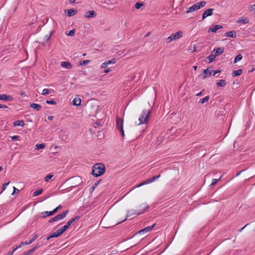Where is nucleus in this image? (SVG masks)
Segmentation results:
<instances>
[{
	"label": "nucleus",
	"mask_w": 255,
	"mask_h": 255,
	"mask_svg": "<svg viewBox=\"0 0 255 255\" xmlns=\"http://www.w3.org/2000/svg\"><path fill=\"white\" fill-rule=\"evenodd\" d=\"M105 170L106 168L104 164L98 163L93 165L91 173L94 177H99L105 172Z\"/></svg>",
	"instance_id": "nucleus-1"
},
{
	"label": "nucleus",
	"mask_w": 255,
	"mask_h": 255,
	"mask_svg": "<svg viewBox=\"0 0 255 255\" xmlns=\"http://www.w3.org/2000/svg\"><path fill=\"white\" fill-rule=\"evenodd\" d=\"M151 113V110H143L138 118V125L146 124L148 122L149 116Z\"/></svg>",
	"instance_id": "nucleus-2"
},
{
	"label": "nucleus",
	"mask_w": 255,
	"mask_h": 255,
	"mask_svg": "<svg viewBox=\"0 0 255 255\" xmlns=\"http://www.w3.org/2000/svg\"><path fill=\"white\" fill-rule=\"evenodd\" d=\"M147 208V206H146L144 205H141L140 206V209L138 210H133V209L128 210L127 212L126 218L125 219H124V220H123L122 221L119 222L118 224L122 223L123 222H124L125 221H126L127 220V219L128 218L130 217L131 216H132L133 215L136 214L137 215H140L143 214L145 211V210Z\"/></svg>",
	"instance_id": "nucleus-3"
},
{
	"label": "nucleus",
	"mask_w": 255,
	"mask_h": 255,
	"mask_svg": "<svg viewBox=\"0 0 255 255\" xmlns=\"http://www.w3.org/2000/svg\"><path fill=\"white\" fill-rule=\"evenodd\" d=\"M98 106L94 105L91 102H89L86 106L85 110L89 116H95L98 110Z\"/></svg>",
	"instance_id": "nucleus-4"
},
{
	"label": "nucleus",
	"mask_w": 255,
	"mask_h": 255,
	"mask_svg": "<svg viewBox=\"0 0 255 255\" xmlns=\"http://www.w3.org/2000/svg\"><path fill=\"white\" fill-rule=\"evenodd\" d=\"M206 2L205 1L197 2L196 4H193L192 6L188 8V10L187 11V12H191L198 9H199L201 8L204 7L206 5Z\"/></svg>",
	"instance_id": "nucleus-5"
},
{
	"label": "nucleus",
	"mask_w": 255,
	"mask_h": 255,
	"mask_svg": "<svg viewBox=\"0 0 255 255\" xmlns=\"http://www.w3.org/2000/svg\"><path fill=\"white\" fill-rule=\"evenodd\" d=\"M68 212H69V211L68 210L64 211L62 212V213H61L60 214L57 215V216L51 218L49 220L48 222L49 223H53L54 222L61 220L63 219V218H64L66 216V215L68 213Z\"/></svg>",
	"instance_id": "nucleus-6"
},
{
	"label": "nucleus",
	"mask_w": 255,
	"mask_h": 255,
	"mask_svg": "<svg viewBox=\"0 0 255 255\" xmlns=\"http://www.w3.org/2000/svg\"><path fill=\"white\" fill-rule=\"evenodd\" d=\"M124 120L119 117L116 120V128L120 131L123 137L125 136V133L123 128Z\"/></svg>",
	"instance_id": "nucleus-7"
},
{
	"label": "nucleus",
	"mask_w": 255,
	"mask_h": 255,
	"mask_svg": "<svg viewBox=\"0 0 255 255\" xmlns=\"http://www.w3.org/2000/svg\"><path fill=\"white\" fill-rule=\"evenodd\" d=\"M38 238L37 234H35L33 238L29 240V242H21L18 246H16L15 248L13 247V250H14V252L18 249L21 248L22 246L30 245L35 241Z\"/></svg>",
	"instance_id": "nucleus-8"
},
{
	"label": "nucleus",
	"mask_w": 255,
	"mask_h": 255,
	"mask_svg": "<svg viewBox=\"0 0 255 255\" xmlns=\"http://www.w3.org/2000/svg\"><path fill=\"white\" fill-rule=\"evenodd\" d=\"M160 176V174L156 175V176H154L152 178L148 179L145 180L144 181L141 182V183L139 184L138 185L136 186L135 187V188H138V187H141V186H143L144 185L152 183L154 181H155L156 179L159 178Z\"/></svg>",
	"instance_id": "nucleus-9"
},
{
	"label": "nucleus",
	"mask_w": 255,
	"mask_h": 255,
	"mask_svg": "<svg viewBox=\"0 0 255 255\" xmlns=\"http://www.w3.org/2000/svg\"><path fill=\"white\" fill-rule=\"evenodd\" d=\"M155 226V224H153L151 226H148L147 227L144 228V229L141 230L140 231H138L137 234H143L145 233L148 232L150 231Z\"/></svg>",
	"instance_id": "nucleus-10"
},
{
	"label": "nucleus",
	"mask_w": 255,
	"mask_h": 255,
	"mask_svg": "<svg viewBox=\"0 0 255 255\" xmlns=\"http://www.w3.org/2000/svg\"><path fill=\"white\" fill-rule=\"evenodd\" d=\"M183 36V32L181 30H179L176 33H172L171 37L173 38L174 40H177Z\"/></svg>",
	"instance_id": "nucleus-11"
},
{
	"label": "nucleus",
	"mask_w": 255,
	"mask_h": 255,
	"mask_svg": "<svg viewBox=\"0 0 255 255\" xmlns=\"http://www.w3.org/2000/svg\"><path fill=\"white\" fill-rule=\"evenodd\" d=\"M13 99V98L11 96L5 94L0 95V100L10 102L12 101Z\"/></svg>",
	"instance_id": "nucleus-12"
},
{
	"label": "nucleus",
	"mask_w": 255,
	"mask_h": 255,
	"mask_svg": "<svg viewBox=\"0 0 255 255\" xmlns=\"http://www.w3.org/2000/svg\"><path fill=\"white\" fill-rule=\"evenodd\" d=\"M213 8H209L206 10L203 13L202 19H204L207 16L212 15L213 14Z\"/></svg>",
	"instance_id": "nucleus-13"
},
{
	"label": "nucleus",
	"mask_w": 255,
	"mask_h": 255,
	"mask_svg": "<svg viewBox=\"0 0 255 255\" xmlns=\"http://www.w3.org/2000/svg\"><path fill=\"white\" fill-rule=\"evenodd\" d=\"M65 13L69 16L74 15L78 12L77 9H69L65 10Z\"/></svg>",
	"instance_id": "nucleus-14"
},
{
	"label": "nucleus",
	"mask_w": 255,
	"mask_h": 255,
	"mask_svg": "<svg viewBox=\"0 0 255 255\" xmlns=\"http://www.w3.org/2000/svg\"><path fill=\"white\" fill-rule=\"evenodd\" d=\"M97 14L94 10H89L86 12L85 17L87 18L95 17Z\"/></svg>",
	"instance_id": "nucleus-15"
},
{
	"label": "nucleus",
	"mask_w": 255,
	"mask_h": 255,
	"mask_svg": "<svg viewBox=\"0 0 255 255\" xmlns=\"http://www.w3.org/2000/svg\"><path fill=\"white\" fill-rule=\"evenodd\" d=\"M224 47H219L217 48L214 49L213 52H215V55H216V57L221 55L224 52Z\"/></svg>",
	"instance_id": "nucleus-16"
},
{
	"label": "nucleus",
	"mask_w": 255,
	"mask_h": 255,
	"mask_svg": "<svg viewBox=\"0 0 255 255\" xmlns=\"http://www.w3.org/2000/svg\"><path fill=\"white\" fill-rule=\"evenodd\" d=\"M223 26L221 25H215L212 27H210L209 29V32H216L218 29H221Z\"/></svg>",
	"instance_id": "nucleus-17"
},
{
	"label": "nucleus",
	"mask_w": 255,
	"mask_h": 255,
	"mask_svg": "<svg viewBox=\"0 0 255 255\" xmlns=\"http://www.w3.org/2000/svg\"><path fill=\"white\" fill-rule=\"evenodd\" d=\"M225 36L232 38H236L237 33L235 31H228L225 33Z\"/></svg>",
	"instance_id": "nucleus-18"
},
{
	"label": "nucleus",
	"mask_w": 255,
	"mask_h": 255,
	"mask_svg": "<svg viewBox=\"0 0 255 255\" xmlns=\"http://www.w3.org/2000/svg\"><path fill=\"white\" fill-rule=\"evenodd\" d=\"M72 104L74 106H80V96L77 95L72 101Z\"/></svg>",
	"instance_id": "nucleus-19"
},
{
	"label": "nucleus",
	"mask_w": 255,
	"mask_h": 255,
	"mask_svg": "<svg viewBox=\"0 0 255 255\" xmlns=\"http://www.w3.org/2000/svg\"><path fill=\"white\" fill-rule=\"evenodd\" d=\"M79 54L78 53H75L73 55V59L74 61L75 62V64L77 65V66H80V59L78 58Z\"/></svg>",
	"instance_id": "nucleus-20"
},
{
	"label": "nucleus",
	"mask_w": 255,
	"mask_h": 255,
	"mask_svg": "<svg viewBox=\"0 0 255 255\" xmlns=\"http://www.w3.org/2000/svg\"><path fill=\"white\" fill-rule=\"evenodd\" d=\"M80 219V216H76L74 218L70 220L66 224L69 227L73 223Z\"/></svg>",
	"instance_id": "nucleus-21"
},
{
	"label": "nucleus",
	"mask_w": 255,
	"mask_h": 255,
	"mask_svg": "<svg viewBox=\"0 0 255 255\" xmlns=\"http://www.w3.org/2000/svg\"><path fill=\"white\" fill-rule=\"evenodd\" d=\"M41 214L43 218H46L47 217L50 216L54 214L53 210L51 211H44L42 212Z\"/></svg>",
	"instance_id": "nucleus-22"
},
{
	"label": "nucleus",
	"mask_w": 255,
	"mask_h": 255,
	"mask_svg": "<svg viewBox=\"0 0 255 255\" xmlns=\"http://www.w3.org/2000/svg\"><path fill=\"white\" fill-rule=\"evenodd\" d=\"M30 107L31 108H32L37 111L40 110L41 108V106L39 104H35V103L31 104L30 105Z\"/></svg>",
	"instance_id": "nucleus-23"
},
{
	"label": "nucleus",
	"mask_w": 255,
	"mask_h": 255,
	"mask_svg": "<svg viewBox=\"0 0 255 255\" xmlns=\"http://www.w3.org/2000/svg\"><path fill=\"white\" fill-rule=\"evenodd\" d=\"M24 125V123L23 120H19V121H16L13 123V126L14 127H23Z\"/></svg>",
	"instance_id": "nucleus-24"
},
{
	"label": "nucleus",
	"mask_w": 255,
	"mask_h": 255,
	"mask_svg": "<svg viewBox=\"0 0 255 255\" xmlns=\"http://www.w3.org/2000/svg\"><path fill=\"white\" fill-rule=\"evenodd\" d=\"M203 73H204V75L202 77L203 79H205L207 77L210 76L212 75V72L211 71H209L208 69L204 70Z\"/></svg>",
	"instance_id": "nucleus-25"
},
{
	"label": "nucleus",
	"mask_w": 255,
	"mask_h": 255,
	"mask_svg": "<svg viewBox=\"0 0 255 255\" xmlns=\"http://www.w3.org/2000/svg\"><path fill=\"white\" fill-rule=\"evenodd\" d=\"M61 66L68 69L71 68L72 67L71 64L70 62L66 61L62 62L61 63Z\"/></svg>",
	"instance_id": "nucleus-26"
},
{
	"label": "nucleus",
	"mask_w": 255,
	"mask_h": 255,
	"mask_svg": "<svg viewBox=\"0 0 255 255\" xmlns=\"http://www.w3.org/2000/svg\"><path fill=\"white\" fill-rule=\"evenodd\" d=\"M227 84L226 81L225 80H220L217 83V85L218 87H224Z\"/></svg>",
	"instance_id": "nucleus-27"
},
{
	"label": "nucleus",
	"mask_w": 255,
	"mask_h": 255,
	"mask_svg": "<svg viewBox=\"0 0 255 255\" xmlns=\"http://www.w3.org/2000/svg\"><path fill=\"white\" fill-rule=\"evenodd\" d=\"M62 234V233L60 232L59 229H58L56 232L51 233V236L52 237V238H57L60 236Z\"/></svg>",
	"instance_id": "nucleus-28"
},
{
	"label": "nucleus",
	"mask_w": 255,
	"mask_h": 255,
	"mask_svg": "<svg viewBox=\"0 0 255 255\" xmlns=\"http://www.w3.org/2000/svg\"><path fill=\"white\" fill-rule=\"evenodd\" d=\"M243 73V70L242 69L235 70L232 73V76L236 77L241 75Z\"/></svg>",
	"instance_id": "nucleus-29"
},
{
	"label": "nucleus",
	"mask_w": 255,
	"mask_h": 255,
	"mask_svg": "<svg viewBox=\"0 0 255 255\" xmlns=\"http://www.w3.org/2000/svg\"><path fill=\"white\" fill-rule=\"evenodd\" d=\"M237 23H243L244 24L248 23L249 22V20L247 18H241L237 20Z\"/></svg>",
	"instance_id": "nucleus-30"
},
{
	"label": "nucleus",
	"mask_w": 255,
	"mask_h": 255,
	"mask_svg": "<svg viewBox=\"0 0 255 255\" xmlns=\"http://www.w3.org/2000/svg\"><path fill=\"white\" fill-rule=\"evenodd\" d=\"M243 58V56L242 55V54H239L238 55H237L235 58V60H234V63H237L238 62L240 61V60H241V59H242Z\"/></svg>",
	"instance_id": "nucleus-31"
},
{
	"label": "nucleus",
	"mask_w": 255,
	"mask_h": 255,
	"mask_svg": "<svg viewBox=\"0 0 255 255\" xmlns=\"http://www.w3.org/2000/svg\"><path fill=\"white\" fill-rule=\"evenodd\" d=\"M101 180L97 181L90 188V191L91 192H93L95 189L96 188V187L98 186V185L99 184V183L101 182Z\"/></svg>",
	"instance_id": "nucleus-32"
},
{
	"label": "nucleus",
	"mask_w": 255,
	"mask_h": 255,
	"mask_svg": "<svg viewBox=\"0 0 255 255\" xmlns=\"http://www.w3.org/2000/svg\"><path fill=\"white\" fill-rule=\"evenodd\" d=\"M216 57V55H215V54H211L209 56H208V59H209V62H208V63H211V62H212L213 61H214L215 58Z\"/></svg>",
	"instance_id": "nucleus-33"
},
{
	"label": "nucleus",
	"mask_w": 255,
	"mask_h": 255,
	"mask_svg": "<svg viewBox=\"0 0 255 255\" xmlns=\"http://www.w3.org/2000/svg\"><path fill=\"white\" fill-rule=\"evenodd\" d=\"M209 98H210L209 96H207L205 98H204L203 99H201L200 100V103L201 104H203L209 101Z\"/></svg>",
	"instance_id": "nucleus-34"
},
{
	"label": "nucleus",
	"mask_w": 255,
	"mask_h": 255,
	"mask_svg": "<svg viewBox=\"0 0 255 255\" xmlns=\"http://www.w3.org/2000/svg\"><path fill=\"white\" fill-rule=\"evenodd\" d=\"M42 191H43L42 189H40L38 190H36L33 193V196L34 197L37 196L38 195H39L40 194H41L42 193Z\"/></svg>",
	"instance_id": "nucleus-35"
},
{
	"label": "nucleus",
	"mask_w": 255,
	"mask_h": 255,
	"mask_svg": "<svg viewBox=\"0 0 255 255\" xmlns=\"http://www.w3.org/2000/svg\"><path fill=\"white\" fill-rule=\"evenodd\" d=\"M52 34V32H51V33L49 34V35H45V37H44V42H43L42 43V45L43 46H44L45 45V42H47L48 40L49 39L50 37L51 36Z\"/></svg>",
	"instance_id": "nucleus-36"
},
{
	"label": "nucleus",
	"mask_w": 255,
	"mask_h": 255,
	"mask_svg": "<svg viewBox=\"0 0 255 255\" xmlns=\"http://www.w3.org/2000/svg\"><path fill=\"white\" fill-rule=\"evenodd\" d=\"M69 227L66 224L64 226L59 228V230L63 234L64 232H65Z\"/></svg>",
	"instance_id": "nucleus-37"
},
{
	"label": "nucleus",
	"mask_w": 255,
	"mask_h": 255,
	"mask_svg": "<svg viewBox=\"0 0 255 255\" xmlns=\"http://www.w3.org/2000/svg\"><path fill=\"white\" fill-rule=\"evenodd\" d=\"M45 147V144L44 143L37 144L36 145V149H43Z\"/></svg>",
	"instance_id": "nucleus-38"
},
{
	"label": "nucleus",
	"mask_w": 255,
	"mask_h": 255,
	"mask_svg": "<svg viewBox=\"0 0 255 255\" xmlns=\"http://www.w3.org/2000/svg\"><path fill=\"white\" fill-rule=\"evenodd\" d=\"M51 90L53 91V90H49L48 89H44L42 91V94L43 95L49 94L50 93Z\"/></svg>",
	"instance_id": "nucleus-39"
},
{
	"label": "nucleus",
	"mask_w": 255,
	"mask_h": 255,
	"mask_svg": "<svg viewBox=\"0 0 255 255\" xmlns=\"http://www.w3.org/2000/svg\"><path fill=\"white\" fill-rule=\"evenodd\" d=\"M144 5L143 3L136 2L134 5V7L138 9Z\"/></svg>",
	"instance_id": "nucleus-40"
},
{
	"label": "nucleus",
	"mask_w": 255,
	"mask_h": 255,
	"mask_svg": "<svg viewBox=\"0 0 255 255\" xmlns=\"http://www.w3.org/2000/svg\"><path fill=\"white\" fill-rule=\"evenodd\" d=\"M46 103L49 105H56V102L52 100H47L46 101Z\"/></svg>",
	"instance_id": "nucleus-41"
},
{
	"label": "nucleus",
	"mask_w": 255,
	"mask_h": 255,
	"mask_svg": "<svg viewBox=\"0 0 255 255\" xmlns=\"http://www.w3.org/2000/svg\"><path fill=\"white\" fill-rule=\"evenodd\" d=\"M75 32V29H72L70 31H68V33H67V32H66V34L68 35V36H73L74 33Z\"/></svg>",
	"instance_id": "nucleus-42"
},
{
	"label": "nucleus",
	"mask_w": 255,
	"mask_h": 255,
	"mask_svg": "<svg viewBox=\"0 0 255 255\" xmlns=\"http://www.w3.org/2000/svg\"><path fill=\"white\" fill-rule=\"evenodd\" d=\"M63 207L61 205H59L58 207L53 210L54 214L57 213L58 210L62 209Z\"/></svg>",
	"instance_id": "nucleus-43"
},
{
	"label": "nucleus",
	"mask_w": 255,
	"mask_h": 255,
	"mask_svg": "<svg viewBox=\"0 0 255 255\" xmlns=\"http://www.w3.org/2000/svg\"><path fill=\"white\" fill-rule=\"evenodd\" d=\"M53 176V175L52 174H49L48 175H47L45 177V181L46 182H48L49 180H50L52 177Z\"/></svg>",
	"instance_id": "nucleus-44"
},
{
	"label": "nucleus",
	"mask_w": 255,
	"mask_h": 255,
	"mask_svg": "<svg viewBox=\"0 0 255 255\" xmlns=\"http://www.w3.org/2000/svg\"><path fill=\"white\" fill-rule=\"evenodd\" d=\"M10 183V181L7 182V183H5L4 184H2V189H1V192H3L4 190H5V189H6V186L9 184Z\"/></svg>",
	"instance_id": "nucleus-45"
},
{
	"label": "nucleus",
	"mask_w": 255,
	"mask_h": 255,
	"mask_svg": "<svg viewBox=\"0 0 255 255\" xmlns=\"http://www.w3.org/2000/svg\"><path fill=\"white\" fill-rule=\"evenodd\" d=\"M108 63V66L111 64H115L116 62V59L115 58H113L111 60H109L106 61Z\"/></svg>",
	"instance_id": "nucleus-46"
},
{
	"label": "nucleus",
	"mask_w": 255,
	"mask_h": 255,
	"mask_svg": "<svg viewBox=\"0 0 255 255\" xmlns=\"http://www.w3.org/2000/svg\"><path fill=\"white\" fill-rule=\"evenodd\" d=\"M90 62L91 61L89 60H85L81 61V65H87V64H89V63H90Z\"/></svg>",
	"instance_id": "nucleus-47"
},
{
	"label": "nucleus",
	"mask_w": 255,
	"mask_h": 255,
	"mask_svg": "<svg viewBox=\"0 0 255 255\" xmlns=\"http://www.w3.org/2000/svg\"><path fill=\"white\" fill-rule=\"evenodd\" d=\"M174 40L173 38L171 37V35L168 37L166 39H165V41H166V42L167 43H169L170 42H171L172 41Z\"/></svg>",
	"instance_id": "nucleus-48"
},
{
	"label": "nucleus",
	"mask_w": 255,
	"mask_h": 255,
	"mask_svg": "<svg viewBox=\"0 0 255 255\" xmlns=\"http://www.w3.org/2000/svg\"><path fill=\"white\" fill-rule=\"evenodd\" d=\"M10 138L13 140H19L20 139V136L18 135H14L12 136H10Z\"/></svg>",
	"instance_id": "nucleus-49"
},
{
	"label": "nucleus",
	"mask_w": 255,
	"mask_h": 255,
	"mask_svg": "<svg viewBox=\"0 0 255 255\" xmlns=\"http://www.w3.org/2000/svg\"><path fill=\"white\" fill-rule=\"evenodd\" d=\"M222 177V176L218 179H214L213 180H212V183L210 185H215L217 182L220 180L221 178Z\"/></svg>",
	"instance_id": "nucleus-50"
},
{
	"label": "nucleus",
	"mask_w": 255,
	"mask_h": 255,
	"mask_svg": "<svg viewBox=\"0 0 255 255\" xmlns=\"http://www.w3.org/2000/svg\"><path fill=\"white\" fill-rule=\"evenodd\" d=\"M19 190L16 188L15 187H13V192L12 193V195H14L16 193H18Z\"/></svg>",
	"instance_id": "nucleus-51"
},
{
	"label": "nucleus",
	"mask_w": 255,
	"mask_h": 255,
	"mask_svg": "<svg viewBox=\"0 0 255 255\" xmlns=\"http://www.w3.org/2000/svg\"><path fill=\"white\" fill-rule=\"evenodd\" d=\"M108 66L107 62L106 61L105 62L103 63L101 66V68H105L107 67Z\"/></svg>",
	"instance_id": "nucleus-52"
},
{
	"label": "nucleus",
	"mask_w": 255,
	"mask_h": 255,
	"mask_svg": "<svg viewBox=\"0 0 255 255\" xmlns=\"http://www.w3.org/2000/svg\"><path fill=\"white\" fill-rule=\"evenodd\" d=\"M211 72H213V75L215 76L216 74L220 73L221 71L219 70H214V71L212 70Z\"/></svg>",
	"instance_id": "nucleus-53"
},
{
	"label": "nucleus",
	"mask_w": 255,
	"mask_h": 255,
	"mask_svg": "<svg viewBox=\"0 0 255 255\" xmlns=\"http://www.w3.org/2000/svg\"><path fill=\"white\" fill-rule=\"evenodd\" d=\"M33 250L30 249V250H29L27 252H25L24 253L25 254V255H30V254H31L32 253H33Z\"/></svg>",
	"instance_id": "nucleus-54"
},
{
	"label": "nucleus",
	"mask_w": 255,
	"mask_h": 255,
	"mask_svg": "<svg viewBox=\"0 0 255 255\" xmlns=\"http://www.w3.org/2000/svg\"><path fill=\"white\" fill-rule=\"evenodd\" d=\"M14 252V250H12V251H9L7 253V255H12Z\"/></svg>",
	"instance_id": "nucleus-55"
},
{
	"label": "nucleus",
	"mask_w": 255,
	"mask_h": 255,
	"mask_svg": "<svg viewBox=\"0 0 255 255\" xmlns=\"http://www.w3.org/2000/svg\"><path fill=\"white\" fill-rule=\"evenodd\" d=\"M7 106L5 105H2L0 104V108H7Z\"/></svg>",
	"instance_id": "nucleus-56"
},
{
	"label": "nucleus",
	"mask_w": 255,
	"mask_h": 255,
	"mask_svg": "<svg viewBox=\"0 0 255 255\" xmlns=\"http://www.w3.org/2000/svg\"><path fill=\"white\" fill-rule=\"evenodd\" d=\"M54 118V117L52 116H49L48 117L47 119L50 121H52Z\"/></svg>",
	"instance_id": "nucleus-57"
},
{
	"label": "nucleus",
	"mask_w": 255,
	"mask_h": 255,
	"mask_svg": "<svg viewBox=\"0 0 255 255\" xmlns=\"http://www.w3.org/2000/svg\"><path fill=\"white\" fill-rule=\"evenodd\" d=\"M248 225H249L248 224H247V225H246L244 227H243L242 228H241V229H240L239 231L240 232H242V231L245 229V228H246V227Z\"/></svg>",
	"instance_id": "nucleus-58"
},
{
	"label": "nucleus",
	"mask_w": 255,
	"mask_h": 255,
	"mask_svg": "<svg viewBox=\"0 0 255 255\" xmlns=\"http://www.w3.org/2000/svg\"><path fill=\"white\" fill-rule=\"evenodd\" d=\"M51 238H52V237H51V234H50L49 236H48L47 237V238H46V240H47V241H48V240H50V239H51Z\"/></svg>",
	"instance_id": "nucleus-59"
},
{
	"label": "nucleus",
	"mask_w": 255,
	"mask_h": 255,
	"mask_svg": "<svg viewBox=\"0 0 255 255\" xmlns=\"http://www.w3.org/2000/svg\"><path fill=\"white\" fill-rule=\"evenodd\" d=\"M65 137H64V135L63 136V137L62 138V140H64V141H66V139H67V135H65Z\"/></svg>",
	"instance_id": "nucleus-60"
},
{
	"label": "nucleus",
	"mask_w": 255,
	"mask_h": 255,
	"mask_svg": "<svg viewBox=\"0 0 255 255\" xmlns=\"http://www.w3.org/2000/svg\"><path fill=\"white\" fill-rule=\"evenodd\" d=\"M65 137H64V135L63 136V137L62 138V140H64V141H66V139H67V135H65Z\"/></svg>",
	"instance_id": "nucleus-61"
},
{
	"label": "nucleus",
	"mask_w": 255,
	"mask_h": 255,
	"mask_svg": "<svg viewBox=\"0 0 255 255\" xmlns=\"http://www.w3.org/2000/svg\"><path fill=\"white\" fill-rule=\"evenodd\" d=\"M202 95V91L200 92L197 94H196L197 96H201Z\"/></svg>",
	"instance_id": "nucleus-62"
},
{
	"label": "nucleus",
	"mask_w": 255,
	"mask_h": 255,
	"mask_svg": "<svg viewBox=\"0 0 255 255\" xmlns=\"http://www.w3.org/2000/svg\"><path fill=\"white\" fill-rule=\"evenodd\" d=\"M37 249V247H35V246L32 248V250H33V252H35Z\"/></svg>",
	"instance_id": "nucleus-63"
},
{
	"label": "nucleus",
	"mask_w": 255,
	"mask_h": 255,
	"mask_svg": "<svg viewBox=\"0 0 255 255\" xmlns=\"http://www.w3.org/2000/svg\"><path fill=\"white\" fill-rule=\"evenodd\" d=\"M37 249V247H35V246L32 248V250H33V252H35Z\"/></svg>",
	"instance_id": "nucleus-64"
}]
</instances>
